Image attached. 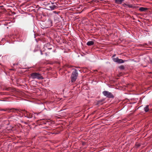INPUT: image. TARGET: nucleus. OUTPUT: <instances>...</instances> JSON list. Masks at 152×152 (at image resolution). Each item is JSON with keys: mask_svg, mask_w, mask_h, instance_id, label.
Here are the masks:
<instances>
[{"mask_svg": "<svg viewBox=\"0 0 152 152\" xmlns=\"http://www.w3.org/2000/svg\"><path fill=\"white\" fill-rule=\"evenodd\" d=\"M54 12L55 13H56V11H54Z\"/></svg>", "mask_w": 152, "mask_h": 152, "instance_id": "21", "label": "nucleus"}, {"mask_svg": "<svg viewBox=\"0 0 152 152\" xmlns=\"http://www.w3.org/2000/svg\"><path fill=\"white\" fill-rule=\"evenodd\" d=\"M94 44V42L92 41H88L87 43V45L88 46L92 45H93Z\"/></svg>", "mask_w": 152, "mask_h": 152, "instance_id": "6", "label": "nucleus"}, {"mask_svg": "<svg viewBox=\"0 0 152 152\" xmlns=\"http://www.w3.org/2000/svg\"><path fill=\"white\" fill-rule=\"evenodd\" d=\"M140 144L138 143V144H136V146L137 148H138L140 146Z\"/></svg>", "mask_w": 152, "mask_h": 152, "instance_id": "14", "label": "nucleus"}, {"mask_svg": "<svg viewBox=\"0 0 152 152\" xmlns=\"http://www.w3.org/2000/svg\"><path fill=\"white\" fill-rule=\"evenodd\" d=\"M47 23L48 24H50L49 25L50 26H52V22L50 20H49L47 21Z\"/></svg>", "mask_w": 152, "mask_h": 152, "instance_id": "11", "label": "nucleus"}, {"mask_svg": "<svg viewBox=\"0 0 152 152\" xmlns=\"http://www.w3.org/2000/svg\"><path fill=\"white\" fill-rule=\"evenodd\" d=\"M124 0H119V4H121L122 3V2Z\"/></svg>", "mask_w": 152, "mask_h": 152, "instance_id": "16", "label": "nucleus"}, {"mask_svg": "<svg viewBox=\"0 0 152 152\" xmlns=\"http://www.w3.org/2000/svg\"><path fill=\"white\" fill-rule=\"evenodd\" d=\"M119 68L121 69H124V67L123 66H120L119 67Z\"/></svg>", "mask_w": 152, "mask_h": 152, "instance_id": "13", "label": "nucleus"}, {"mask_svg": "<svg viewBox=\"0 0 152 152\" xmlns=\"http://www.w3.org/2000/svg\"><path fill=\"white\" fill-rule=\"evenodd\" d=\"M115 1L116 3L119 4V0H115Z\"/></svg>", "mask_w": 152, "mask_h": 152, "instance_id": "15", "label": "nucleus"}, {"mask_svg": "<svg viewBox=\"0 0 152 152\" xmlns=\"http://www.w3.org/2000/svg\"><path fill=\"white\" fill-rule=\"evenodd\" d=\"M51 46L49 44H47L46 45V47L47 46Z\"/></svg>", "mask_w": 152, "mask_h": 152, "instance_id": "17", "label": "nucleus"}, {"mask_svg": "<svg viewBox=\"0 0 152 152\" xmlns=\"http://www.w3.org/2000/svg\"><path fill=\"white\" fill-rule=\"evenodd\" d=\"M1 111H6L8 113L10 112H14L15 113L19 114L20 113L22 114V115L23 114L25 117H27L28 118H31L32 116L30 115H29V113L25 110H21L18 109H2L1 110Z\"/></svg>", "mask_w": 152, "mask_h": 152, "instance_id": "1", "label": "nucleus"}, {"mask_svg": "<svg viewBox=\"0 0 152 152\" xmlns=\"http://www.w3.org/2000/svg\"><path fill=\"white\" fill-rule=\"evenodd\" d=\"M118 59L119 58L118 57L113 58V61L117 63L118 62Z\"/></svg>", "mask_w": 152, "mask_h": 152, "instance_id": "10", "label": "nucleus"}, {"mask_svg": "<svg viewBox=\"0 0 152 152\" xmlns=\"http://www.w3.org/2000/svg\"><path fill=\"white\" fill-rule=\"evenodd\" d=\"M31 77L33 79H43V77L39 73L33 72L30 74Z\"/></svg>", "mask_w": 152, "mask_h": 152, "instance_id": "2", "label": "nucleus"}, {"mask_svg": "<svg viewBox=\"0 0 152 152\" xmlns=\"http://www.w3.org/2000/svg\"><path fill=\"white\" fill-rule=\"evenodd\" d=\"M127 60H123L121 59H118V61L117 63L118 64H121V63H124L125 61H127Z\"/></svg>", "mask_w": 152, "mask_h": 152, "instance_id": "7", "label": "nucleus"}, {"mask_svg": "<svg viewBox=\"0 0 152 152\" xmlns=\"http://www.w3.org/2000/svg\"><path fill=\"white\" fill-rule=\"evenodd\" d=\"M56 6L54 5H53L49 6V8L51 10H54L55 8H56Z\"/></svg>", "mask_w": 152, "mask_h": 152, "instance_id": "9", "label": "nucleus"}, {"mask_svg": "<svg viewBox=\"0 0 152 152\" xmlns=\"http://www.w3.org/2000/svg\"><path fill=\"white\" fill-rule=\"evenodd\" d=\"M47 49H52V48L51 47H50V48H47Z\"/></svg>", "mask_w": 152, "mask_h": 152, "instance_id": "19", "label": "nucleus"}, {"mask_svg": "<svg viewBox=\"0 0 152 152\" xmlns=\"http://www.w3.org/2000/svg\"><path fill=\"white\" fill-rule=\"evenodd\" d=\"M147 8L141 7L139 8V10L141 12H144L147 10Z\"/></svg>", "mask_w": 152, "mask_h": 152, "instance_id": "5", "label": "nucleus"}, {"mask_svg": "<svg viewBox=\"0 0 152 152\" xmlns=\"http://www.w3.org/2000/svg\"><path fill=\"white\" fill-rule=\"evenodd\" d=\"M127 6L128 7H129V8H133V6L131 4H127Z\"/></svg>", "mask_w": 152, "mask_h": 152, "instance_id": "12", "label": "nucleus"}, {"mask_svg": "<svg viewBox=\"0 0 152 152\" xmlns=\"http://www.w3.org/2000/svg\"><path fill=\"white\" fill-rule=\"evenodd\" d=\"M144 111L146 112H148L149 110V105H147L144 108Z\"/></svg>", "mask_w": 152, "mask_h": 152, "instance_id": "8", "label": "nucleus"}, {"mask_svg": "<svg viewBox=\"0 0 152 152\" xmlns=\"http://www.w3.org/2000/svg\"><path fill=\"white\" fill-rule=\"evenodd\" d=\"M102 94L108 98H113L114 97L113 95L108 91H104L102 92Z\"/></svg>", "mask_w": 152, "mask_h": 152, "instance_id": "4", "label": "nucleus"}, {"mask_svg": "<svg viewBox=\"0 0 152 152\" xmlns=\"http://www.w3.org/2000/svg\"><path fill=\"white\" fill-rule=\"evenodd\" d=\"M150 61L152 64V58H151L150 59Z\"/></svg>", "mask_w": 152, "mask_h": 152, "instance_id": "18", "label": "nucleus"}, {"mask_svg": "<svg viewBox=\"0 0 152 152\" xmlns=\"http://www.w3.org/2000/svg\"><path fill=\"white\" fill-rule=\"evenodd\" d=\"M40 52H41V55H42L43 54H42V51L41 50H40Z\"/></svg>", "mask_w": 152, "mask_h": 152, "instance_id": "20", "label": "nucleus"}, {"mask_svg": "<svg viewBox=\"0 0 152 152\" xmlns=\"http://www.w3.org/2000/svg\"><path fill=\"white\" fill-rule=\"evenodd\" d=\"M78 75V73L76 69L72 73L71 76V81L72 82L75 81L77 78Z\"/></svg>", "mask_w": 152, "mask_h": 152, "instance_id": "3", "label": "nucleus"}]
</instances>
